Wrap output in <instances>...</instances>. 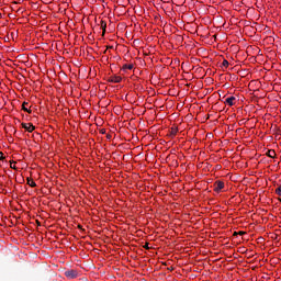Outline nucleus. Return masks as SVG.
I'll use <instances>...</instances> for the list:
<instances>
[{"label":"nucleus","mask_w":281,"mask_h":281,"mask_svg":"<svg viewBox=\"0 0 281 281\" xmlns=\"http://www.w3.org/2000/svg\"><path fill=\"white\" fill-rule=\"evenodd\" d=\"M213 190L216 194H221V192H223V190H225V182L221 181V180H216L213 183Z\"/></svg>","instance_id":"1"},{"label":"nucleus","mask_w":281,"mask_h":281,"mask_svg":"<svg viewBox=\"0 0 281 281\" xmlns=\"http://www.w3.org/2000/svg\"><path fill=\"white\" fill-rule=\"evenodd\" d=\"M21 127L25 128L27 133H34V131H36V126L32 123H21Z\"/></svg>","instance_id":"2"},{"label":"nucleus","mask_w":281,"mask_h":281,"mask_svg":"<svg viewBox=\"0 0 281 281\" xmlns=\"http://www.w3.org/2000/svg\"><path fill=\"white\" fill-rule=\"evenodd\" d=\"M108 82L117 85V83L122 82V76L113 75V76L109 77Z\"/></svg>","instance_id":"3"},{"label":"nucleus","mask_w":281,"mask_h":281,"mask_svg":"<svg viewBox=\"0 0 281 281\" xmlns=\"http://www.w3.org/2000/svg\"><path fill=\"white\" fill-rule=\"evenodd\" d=\"M66 278L69 280H75V278H78V271L76 270H68L65 272Z\"/></svg>","instance_id":"4"},{"label":"nucleus","mask_w":281,"mask_h":281,"mask_svg":"<svg viewBox=\"0 0 281 281\" xmlns=\"http://www.w3.org/2000/svg\"><path fill=\"white\" fill-rule=\"evenodd\" d=\"M224 104H227V106H234L236 104V97L226 98Z\"/></svg>","instance_id":"5"},{"label":"nucleus","mask_w":281,"mask_h":281,"mask_svg":"<svg viewBox=\"0 0 281 281\" xmlns=\"http://www.w3.org/2000/svg\"><path fill=\"white\" fill-rule=\"evenodd\" d=\"M27 102H23L22 103V111H24L25 113H29V114H32V110L31 109H27Z\"/></svg>","instance_id":"6"},{"label":"nucleus","mask_w":281,"mask_h":281,"mask_svg":"<svg viewBox=\"0 0 281 281\" xmlns=\"http://www.w3.org/2000/svg\"><path fill=\"white\" fill-rule=\"evenodd\" d=\"M26 183L30 188H36V182L32 178H26Z\"/></svg>","instance_id":"7"},{"label":"nucleus","mask_w":281,"mask_h":281,"mask_svg":"<svg viewBox=\"0 0 281 281\" xmlns=\"http://www.w3.org/2000/svg\"><path fill=\"white\" fill-rule=\"evenodd\" d=\"M267 157H270V159H276V150L269 149L267 151Z\"/></svg>","instance_id":"8"},{"label":"nucleus","mask_w":281,"mask_h":281,"mask_svg":"<svg viewBox=\"0 0 281 281\" xmlns=\"http://www.w3.org/2000/svg\"><path fill=\"white\" fill-rule=\"evenodd\" d=\"M101 30H102V36L106 34V22L104 20L101 21Z\"/></svg>","instance_id":"9"},{"label":"nucleus","mask_w":281,"mask_h":281,"mask_svg":"<svg viewBox=\"0 0 281 281\" xmlns=\"http://www.w3.org/2000/svg\"><path fill=\"white\" fill-rule=\"evenodd\" d=\"M134 67L135 66L133 64H124L122 69H123V71H126V69H128L131 71Z\"/></svg>","instance_id":"10"},{"label":"nucleus","mask_w":281,"mask_h":281,"mask_svg":"<svg viewBox=\"0 0 281 281\" xmlns=\"http://www.w3.org/2000/svg\"><path fill=\"white\" fill-rule=\"evenodd\" d=\"M222 66L227 69V67H229V61L227 59H224Z\"/></svg>","instance_id":"11"},{"label":"nucleus","mask_w":281,"mask_h":281,"mask_svg":"<svg viewBox=\"0 0 281 281\" xmlns=\"http://www.w3.org/2000/svg\"><path fill=\"white\" fill-rule=\"evenodd\" d=\"M10 168H12V170H16V161H11Z\"/></svg>","instance_id":"12"},{"label":"nucleus","mask_w":281,"mask_h":281,"mask_svg":"<svg viewBox=\"0 0 281 281\" xmlns=\"http://www.w3.org/2000/svg\"><path fill=\"white\" fill-rule=\"evenodd\" d=\"M276 194L277 196H281V186H279L277 189H276Z\"/></svg>","instance_id":"13"},{"label":"nucleus","mask_w":281,"mask_h":281,"mask_svg":"<svg viewBox=\"0 0 281 281\" xmlns=\"http://www.w3.org/2000/svg\"><path fill=\"white\" fill-rule=\"evenodd\" d=\"M245 232H243V231H239L238 233L237 232H235L234 233V236H245Z\"/></svg>","instance_id":"14"},{"label":"nucleus","mask_w":281,"mask_h":281,"mask_svg":"<svg viewBox=\"0 0 281 281\" xmlns=\"http://www.w3.org/2000/svg\"><path fill=\"white\" fill-rule=\"evenodd\" d=\"M3 159H5V156H4L3 151H0V161H3Z\"/></svg>","instance_id":"15"},{"label":"nucleus","mask_w":281,"mask_h":281,"mask_svg":"<svg viewBox=\"0 0 281 281\" xmlns=\"http://www.w3.org/2000/svg\"><path fill=\"white\" fill-rule=\"evenodd\" d=\"M144 249H150V244L149 243H146L144 246H143Z\"/></svg>","instance_id":"16"},{"label":"nucleus","mask_w":281,"mask_h":281,"mask_svg":"<svg viewBox=\"0 0 281 281\" xmlns=\"http://www.w3.org/2000/svg\"><path fill=\"white\" fill-rule=\"evenodd\" d=\"M177 132H178L177 128L175 127L171 128V135H177Z\"/></svg>","instance_id":"17"},{"label":"nucleus","mask_w":281,"mask_h":281,"mask_svg":"<svg viewBox=\"0 0 281 281\" xmlns=\"http://www.w3.org/2000/svg\"><path fill=\"white\" fill-rule=\"evenodd\" d=\"M101 133L104 135V130H102Z\"/></svg>","instance_id":"18"},{"label":"nucleus","mask_w":281,"mask_h":281,"mask_svg":"<svg viewBox=\"0 0 281 281\" xmlns=\"http://www.w3.org/2000/svg\"><path fill=\"white\" fill-rule=\"evenodd\" d=\"M279 201L281 202V198H279Z\"/></svg>","instance_id":"19"}]
</instances>
